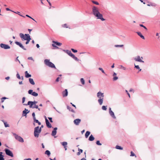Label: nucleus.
Returning a JSON list of instances; mask_svg holds the SVG:
<instances>
[{"mask_svg":"<svg viewBox=\"0 0 160 160\" xmlns=\"http://www.w3.org/2000/svg\"><path fill=\"white\" fill-rule=\"evenodd\" d=\"M92 11L93 14L97 18L101 19L102 21L105 20L103 18L102 15L101 14L98 10V9L95 6H93L92 8Z\"/></svg>","mask_w":160,"mask_h":160,"instance_id":"nucleus-1","label":"nucleus"},{"mask_svg":"<svg viewBox=\"0 0 160 160\" xmlns=\"http://www.w3.org/2000/svg\"><path fill=\"white\" fill-rule=\"evenodd\" d=\"M41 131V129H39V126L35 128L34 129V135L35 137L38 138L39 137V134Z\"/></svg>","mask_w":160,"mask_h":160,"instance_id":"nucleus-2","label":"nucleus"},{"mask_svg":"<svg viewBox=\"0 0 160 160\" xmlns=\"http://www.w3.org/2000/svg\"><path fill=\"white\" fill-rule=\"evenodd\" d=\"M44 63L48 66L52 68H53L55 69H56L54 65L52 62H50L49 60L48 59H45L44 61Z\"/></svg>","mask_w":160,"mask_h":160,"instance_id":"nucleus-3","label":"nucleus"},{"mask_svg":"<svg viewBox=\"0 0 160 160\" xmlns=\"http://www.w3.org/2000/svg\"><path fill=\"white\" fill-rule=\"evenodd\" d=\"M12 134L16 139L17 141L21 142H24V140L23 138L21 136H19L17 134L13 133H12Z\"/></svg>","mask_w":160,"mask_h":160,"instance_id":"nucleus-4","label":"nucleus"},{"mask_svg":"<svg viewBox=\"0 0 160 160\" xmlns=\"http://www.w3.org/2000/svg\"><path fill=\"white\" fill-rule=\"evenodd\" d=\"M19 36L20 38L24 40H27L29 37H30V35L28 34H25V35L24 34L20 33L19 34Z\"/></svg>","mask_w":160,"mask_h":160,"instance_id":"nucleus-5","label":"nucleus"},{"mask_svg":"<svg viewBox=\"0 0 160 160\" xmlns=\"http://www.w3.org/2000/svg\"><path fill=\"white\" fill-rule=\"evenodd\" d=\"M37 103V101H29L28 102L27 104H23L24 105H29V107H32V106L33 105H34L36 104Z\"/></svg>","mask_w":160,"mask_h":160,"instance_id":"nucleus-6","label":"nucleus"},{"mask_svg":"<svg viewBox=\"0 0 160 160\" xmlns=\"http://www.w3.org/2000/svg\"><path fill=\"white\" fill-rule=\"evenodd\" d=\"M143 58L140 57L139 56H137L135 57L134 60L135 61L138 62H143L144 61L142 60Z\"/></svg>","mask_w":160,"mask_h":160,"instance_id":"nucleus-7","label":"nucleus"},{"mask_svg":"<svg viewBox=\"0 0 160 160\" xmlns=\"http://www.w3.org/2000/svg\"><path fill=\"white\" fill-rule=\"evenodd\" d=\"M109 112L110 116L114 119H116V117L114 115V112L112 111L111 108H109Z\"/></svg>","mask_w":160,"mask_h":160,"instance_id":"nucleus-8","label":"nucleus"},{"mask_svg":"<svg viewBox=\"0 0 160 160\" xmlns=\"http://www.w3.org/2000/svg\"><path fill=\"white\" fill-rule=\"evenodd\" d=\"M97 96L99 99L103 98L104 97V93L100 91L97 94Z\"/></svg>","mask_w":160,"mask_h":160,"instance_id":"nucleus-9","label":"nucleus"},{"mask_svg":"<svg viewBox=\"0 0 160 160\" xmlns=\"http://www.w3.org/2000/svg\"><path fill=\"white\" fill-rule=\"evenodd\" d=\"M0 46L1 48L4 49H9L10 48V47L8 45L3 43H1L0 45Z\"/></svg>","mask_w":160,"mask_h":160,"instance_id":"nucleus-10","label":"nucleus"},{"mask_svg":"<svg viewBox=\"0 0 160 160\" xmlns=\"http://www.w3.org/2000/svg\"><path fill=\"white\" fill-rule=\"evenodd\" d=\"M30 111L28 109L25 108L24 110L22 111V116H26L27 115L29 112Z\"/></svg>","mask_w":160,"mask_h":160,"instance_id":"nucleus-11","label":"nucleus"},{"mask_svg":"<svg viewBox=\"0 0 160 160\" xmlns=\"http://www.w3.org/2000/svg\"><path fill=\"white\" fill-rule=\"evenodd\" d=\"M45 122L48 128H50L52 127V125L49 122V121L47 118L45 117Z\"/></svg>","mask_w":160,"mask_h":160,"instance_id":"nucleus-12","label":"nucleus"},{"mask_svg":"<svg viewBox=\"0 0 160 160\" xmlns=\"http://www.w3.org/2000/svg\"><path fill=\"white\" fill-rule=\"evenodd\" d=\"M68 91L67 89H65L62 92V95L63 97H67L68 95Z\"/></svg>","mask_w":160,"mask_h":160,"instance_id":"nucleus-13","label":"nucleus"},{"mask_svg":"<svg viewBox=\"0 0 160 160\" xmlns=\"http://www.w3.org/2000/svg\"><path fill=\"white\" fill-rule=\"evenodd\" d=\"M81 121V120L80 119L78 118L74 120L73 122L75 125H78L80 123Z\"/></svg>","mask_w":160,"mask_h":160,"instance_id":"nucleus-14","label":"nucleus"},{"mask_svg":"<svg viewBox=\"0 0 160 160\" xmlns=\"http://www.w3.org/2000/svg\"><path fill=\"white\" fill-rule=\"evenodd\" d=\"M58 128L57 127L54 128L53 130L52 131L51 135L52 136H55L57 133V130Z\"/></svg>","mask_w":160,"mask_h":160,"instance_id":"nucleus-15","label":"nucleus"},{"mask_svg":"<svg viewBox=\"0 0 160 160\" xmlns=\"http://www.w3.org/2000/svg\"><path fill=\"white\" fill-rule=\"evenodd\" d=\"M15 43L18 45L20 47L22 48L24 50H26V49L24 48V47L22 44L20 42H15Z\"/></svg>","mask_w":160,"mask_h":160,"instance_id":"nucleus-16","label":"nucleus"},{"mask_svg":"<svg viewBox=\"0 0 160 160\" xmlns=\"http://www.w3.org/2000/svg\"><path fill=\"white\" fill-rule=\"evenodd\" d=\"M116 75H117V74L115 72H113L112 75H113V80L114 81L117 80L118 78V77L116 76Z\"/></svg>","mask_w":160,"mask_h":160,"instance_id":"nucleus-17","label":"nucleus"},{"mask_svg":"<svg viewBox=\"0 0 160 160\" xmlns=\"http://www.w3.org/2000/svg\"><path fill=\"white\" fill-rule=\"evenodd\" d=\"M66 52L70 56L72 57H74V55L69 50H66Z\"/></svg>","mask_w":160,"mask_h":160,"instance_id":"nucleus-18","label":"nucleus"},{"mask_svg":"<svg viewBox=\"0 0 160 160\" xmlns=\"http://www.w3.org/2000/svg\"><path fill=\"white\" fill-rule=\"evenodd\" d=\"M25 76L26 78H28L31 77V74H29L27 71H26L25 72Z\"/></svg>","mask_w":160,"mask_h":160,"instance_id":"nucleus-19","label":"nucleus"},{"mask_svg":"<svg viewBox=\"0 0 160 160\" xmlns=\"http://www.w3.org/2000/svg\"><path fill=\"white\" fill-rule=\"evenodd\" d=\"M16 77H17V78L19 79H21L22 80H23V76H22L21 77H20V76L19 74V73L18 72L17 73V74H16Z\"/></svg>","mask_w":160,"mask_h":160,"instance_id":"nucleus-20","label":"nucleus"},{"mask_svg":"<svg viewBox=\"0 0 160 160\" xmlns=\"http://www.w3.org/2000/svg\"><path fill=\"white\" fill-rule=\"evenodd\" d=\"M29 81L30 83L32 85H34L35 84V82L33 80V79L31 78L29 79Z\"/></svg>","mask_w":160,"mask_h":160,"instance_id":"nucleus-21","label":"nucleus"},{"mask_svg":"<svg viewBox=\"0 0 160 160\" xmlns=\"http://www.w3.org/2000/svg\"><path fill=\"white\" fill-rule=\"evenodd\" d=\"M6 153L7 155L10 156V150L9 149H5Z\"/></svg>","mask_w":160,"mask_h":160,"instance_id":"nucleus-22","label":"nucleus"},{"mask_svg":"<svg viewBox=\"0 0 160 160\" xmlns=\"http://www.w3.org/2000/svg\"><path fill=\"white\" fill-rule=\"evenodd\" d=\"M138 34L142 39H145L144 37L142 35L140 32H137Z\"/></svg>","mask_w":160,"mask_h":160,"instance_id":"nucleus-23","label":"nucleus"},{"mask_svg":"<svg viewBox=\"0 0 160 160\" xmlns=\"http://www.w3.org/2000/svg\"><path fill=\"white\" fill-rule=\"evenodd\" d=\"M2 152H0V160H4V156L2 155Z\"/></svg>","mask_w":160,"mask_h":160,"instance_id":"nucleus-24","label":"nucleus"},{"mask_svg":"<svg viewBox=\"0 0 160 160\" xmlns=\"http://www.w3.org/2000/svg\"><path fill=\"white\" fill-rule=\"evenodd\" d=\"M95 138L93 135L91 134L89 137L88 140L90 141H92L94 140Z\"/></svg>","mask_w":160,"mask_h":160,"instance_id":"nucleus-25","label":"nucleus"},{"mask_svg":"<svg viewBox=\"0 0 160 160\" xmlns=\"http://www.w3.org/2000/svg\"><path fill=\"white\" fill-rule=\"evenodd\" d=\"M103 98H100L98 100V102L100 105H102L103 103Z\"/></svg>","mask_w":160,"mask_h":160,"instance_id":"nucleus-26","label":"nucleus"},{"mask_svg":"<svg viewBox=\"0 0 160 160\" xmlns=\"http://www.w3.org/2000/svg\"><path fill=\"white\" fill-rule=\"evenodd\" d=\"M62 27L64 28H69V29L70 28L69 27V25L66 23L64 24H63L62 25Z\"/></svg>","mask_w":160,"mask_h":160,"instance_id":"nucleus-27","label":"nucleus"},{"mask_svg":"<svg viewBox=\"0 0 160 160\" xmlns=\"http://www.w3.org/2000/svg\"><path fill=\"white\" fill-rule=\"evenodd\" d=\"M52 42L54 43V44H56V45L58 46H60L62 45V43L60 42H57L53 41Z\"/></svg>","mask_w":160,"mask_h":160,"instance_id":"nucleus-28","label":"nucleus"},{"mask_svg":"<svg viewBox=\"0 0 160 160\" xmlns=\"http://www.w3.org/2000/svg\"><path fill=\"white\" fill-rule=\"evenodd\" d=\"M67 108L69 110V111L72 112H75L74 111V110L73 109H72L70 107L68 106H67Z\"/></svg>","mask_w":160,"mask_h":160,"instance_id":"nucleus-29","label":"nucleus"},{"mask_svg":"<svg viewBox=\"0 0 160 160\" xmlns=\"http://www.w3.org/2000/svg\"><path fill=\"white\" fill-rule=\"evenodd\" d=\"M90 132L89 131H87L85 134V137L86 138H87L89 135L90 134Z\"/></svg>","mask_w":160,"mask_h":160,"instance_id":"nucleus-30","label":"nucleus"},{"mask_svg":"<svg viewBox=\"0 0 160 160\" xmlns=\"http://www.w3.org/2000/svg\"><path fill=\"white\" fill-rule=\"evenodd\" d=\"M45 154H46L48 156H50L51 153H50V152L49 150H47L45 152Z\"/></svg>","mask_w":160,"mask_h":160,"instance_id":"nucleus-31","label":"nucleus"},{"mask_svg":"<svg viewBox=\"0 0 160 160\" xmlns=\"http://www.w3.org/2000/svg\"><path fill=\"white\" fill-rule=\"evenodd\" d=\"M115 148L116 149L119 150H122L123 149V148L121 147L120 146L117 145L116 146Z\"/></svg>","mask_w":160,"mask_h":160,"instance_id":"nucleus-32","label":"nucleus"},{"mask_svg":"<svg viewBox=\"0 0 160 160\" xmlns=\"http://www.w3.org/2000/svg\"><path fill=\"white\" fill-rule=\"evenodd\" d=\"M34 122H36L37 123H38L39 125H40L41 124V123L38 121V120L36 119L33 120Z\"/></svg>","mask_w":160,"mask_h":160,"instance_id":"nucleus-33","label":"nucleus"},{"mask_svg":"<svg viewBox=\"0 0 160 160\" xmlns=\"http://www.w3.org/2000/svg\"><path fill=\"white\" fill-rule=\"evenodd\" d=\"M61 144L62 146L64 147L67 146V142H63L61 143Z\"/></svg>","mask_w":160,"mask_h":160,"instance_id":"nucleus-34","label":"nucleus"},{"mask_svg":"<svg viewBox=\"0 0 160 160\" xmlns=\"http://www.w3.org/2000/svg\"><path fill=\"white\" fill-rule=\"evenodd\" d=\"M119 69L125 70L126 69V68L124 67H123L122 65H120L119 66L118 68Z\"/></svg>","mask_w":160,"mask_h":160,"instance_id":"nucleus-35","label":"nucleus"},{"mask_svg":"<svg viewBox=\"0 0 160 160\" xmlns=\"http://www.w3.org/2000/svg\"><path fill=\"white\" fill-rule=\"evenodd\" d=\"M80 81L81 82L83 85H84L85 84V81L83 78H81Z\"/></svg>","mask_w":160,"mask_h":160,"instance_id":"nucleus-36","label":"nucleus"},{"mask_svg":"<svg viewBox=\"0 0 160 160\" xmlns=\"http://www.w3.org/2000/svg\"><path fill=\"white\" fill-rule=\"evenodd\" d=\"M38 106L37 105H36V104H35L34 105V106H32V107H30V108H38Z\"/></svg>","mask_w":160,"mask_h":160,"instance_id":"nucleus-37","label":"nucleus"},{"mask_svg":"<svg viewBox=\"0 0 160 160\" xmlns=\"http://www.w3.org/2000/svg\"><path fill=\"white\" fill-rule=\"evenodd\" d=\"M38 95V93H36L35 92H33L32 94V95L35 97L37 96Z\"/></svg>","mask_w":160,"mask_h":160,"instance_id":"nucleus-38","label":"nucleus"},{"mask_svg":"<svg viewBox=\"0 0 160 160\" xmlns=\"http://www.w3.org/2000/svg\"><path fill=\"white\" fill-rule=\"evenodd\" d=\"M31 39L30 37H29V38H28L27 40H26L27 41H26V44H28L29 43L30 40H31Z\"/></svg>","mask_w":160,"mask_h":160,"instance_id":"nucleus-39","label":"nucleus"},{"mask_svg":"<svg viewBox=\"0 0 160 160\" xmlns=\"http://www.w3.org/2000/svg\"><path fill=\"white\" fill-rule=\"evenodd\" d=\"M92 2L94 4H95L96 5H98L99 4V3L98 2H97V1H94L92 0Z\"/></svg>","mask_w":160,"mask_h":160,"instance_id":"nucleus-40","label":"nucleus"},{"mask_svg":"<svg viewBox=\"0 0 160 160\" xmlns=\"http://www.w3.org/2000/svg\"><path fill=\"white\" fill-rule=\"evenodd\" d=\"M102 108L103 110H106L107 109V106H103L102 107Z\"/></svg>","mask_w":160,"mask_h":160,"instance_id":"nucleus-41","label":"nucleus"},{"mask_svg":"<svg viewBox=\"0 0 160 160\" xmlns=\"http://www.w3.org/2000/svg\"><path fill=\"white\" fill-rule=\"evenodd\" d=\"M2 121L4 122V125H5V127H9V125L8 124H7L6 122H5L4 121Z\"/></svg>","mask_w":160,"mask_h":160,"instance_id":"nucleus-42","label":"nucleus"},{"mask_svg":"<svg viewBox=\"0 0 160 160\" xmlns=\"http://www.w3.org/2000/svg\"><path fill=\"white\" fill-rule=\"evenodd\" d=\"M33 90L32 89H30V90H29V91H28V93L29 94H31L32 95V94L33 93Z\"/></svg>","mask_w":160,"mask_h":160,"instance_id":"nucleus-43","label":"nucleus"},{"mask_svg":"<svg viewBox=\"0 0 160 160\" xmlns=\"http://www.w3.org/2000/svg\"><path fill=\"white\" fill-rule=\"evenodd\" d=\"M131 156H135L136 157V156L135 155V154L133 153V152L132 151H131Z\"/></svg>","mask_w":160,"mask_h":160,"instance_id":"nucleus-44","label":"nucleus"},{"mask_svg":"<svg viewBox=\"0 0 160 160\" xmlns=\"http://www.w3.org/2000/svg\"><path fill=\"white\" fill-rule=\"evenodd\" d=\"M32 115L33 117V120L36 119L35 117V114L34 112L32 113Z\"/></svg>","mask_w":160,"mask_h":160,"instance_id":"nucleus-45","label":"nucleus"},{"mask_svg":"<svg viewBox=\"0 0 160 160\" xmlns=\"http://www.w3.org/2000/svg\"><path fill=\"white\" fill-rule=\"evenodd\" d=\"M96 144L98 145H101L102 144L100 142V141L99 140L97 141L96 142Z\"/></svg>","mask_w":160,"mask_h":160,"instance_id":"nucleus-46","label":"nucleus"},{"mask_svg":"<svg viewBox=\"0 0 160 160\" xmlns=\"http://www.w3.org/2000/svg\"><path fill=\"white\" fill-rule=\"evenodd\" d=\"M123 45H115V47H123Z\"/></svg>","mask_w":160,"mask_h":160,"instance_id":"nucleus-47","label":"nucleus"},{"mask_svg":"<svg viewBox=\"0 0 160 160\" xmlns=\"http://www.w3.org/2000/svg\"><path fill=\"white\" fill-rule=\"evenodd\" d=\"M25 99L26 98L25 97H23L22 98V103H23V104L25 101Z\"/></svg>","mask_w":160,"mask_h":160,"instance_id":"nucleus-48","label":"nucleus"},{"mask_svg":"<svg viewBox=\"0 0 160 160\" xmlns=\"http://www.w3.org/2000/svg\"><path fill=\"white\" fill-rule=\"evenodd\" d=\"M71 49L72 51L74 52H77V50H75L73 48H72Z\"/></svg>","mask_w":160,"mask_h":160,"instance_id":"nucleus-49","label":"nucleus"},{"mask_svg":"<svg viewBox=\"0 0 160 160\" xmlns=\"http://www.w3.org/2000/svg\"><path fill=\"white\" fill-rule=\"evenodd\" d=\"M140 26L141 27L144 28L146 30H147V28H146V27H145V26H144V25H143L142 24H140Z\"/></svg>","mask_w":160,"mask_h":160,"instance_id":"nucleus-50","label":"nucleus"},{"mask_svg":"<svg viewBox=\"0 0 160 160\" xmlns=\"http://www.w3.org/2000/svg\"><path fill=\"white\" fill-rule=\"evenodd\" d=\"M73 59H75L76 60V61H78V59L76 57L75 55H74V57H72Z\"/></svg>","mask_w":160,"mask_h":160,"instance_id":"nucleus-51","label":"nucleus"},{"mask_svg":"<svg viewBox=\"0 0 160 160\" xmlns=\"http://www.w3.org/2000/svg\"><path fill=\"white\" fill-rule=\"evenodd\" d=\"M48 119L50 120V122H52L53 121H52V118L51 117H49L48 118Z\"/></svg>","mask_w":160,"mask_h":160,"instance_id":"nucleus-52","label":"nucleus"},{"mask_svg":"<svg viewBox=\"0 0 160 160\" xmlns=\"http://www.w3.org/2000/svg\"><path fill=\"white\" fill-rule=\"evenodd\" d=\"M135 67L137 69H139L140 68L138 65H135Z\"/></svg>","mask_w":160,"mask_h":160,"instance_id":"nucleus-53","label":"nucleus"},{"mask_svg":"<svg viewBox=\"0 0 160 160\" xmlns=\"http://www.w3.org/2000/svg\"><path fill=\"white\" fill-rule=\"evenodd\" d=\"M125 91H126V92L127 93V94L128 95V97L130 98V94L128 93V91L127 90H126Z\"/></svg>","mask_w":160,"mask_h":160,"instance_id":"nucleus-54","label":"nucleus"},{"mask_svg":"<svg viewBox=\"0 0 160 160\" xmlns=\"http://www.w3.org/2000/svg\"><path fill=\"white\" fill-rule=\"evenodd\" d=\"M26 17H27L32 19V20H33L35 21V22H36L34 19H33V18H32V17H31L30 16H29L28 15H26Z\"/></svg>","mask_w":160,"mask_h":160,"instance_id":"nucleus-55","label":"nucleus"},{"mask_svg":"<svg viewBox=\"0 0 160 160\" xmlns=\"http://www.w3.org/2000/svg\"><path fill=\"white\" fill-rule=\"evenodd\" d=\"M52 46L53 47H55V48H58V47H57V46H56L55 45V44H53V43H52Z\"/></svg>","mask_w":160,"mask_h":160,"instance_id":"nucleus-56","label":"nucleus"},{"mask_svg":"<svg viewBox=\"0 0 160 160\" xmlns=\"http://www.w3.org/2000/svg\"><path fill=\"white\" fill-rule=\"evenodd\" d=\"M78 151H79V152H80L81 153H82L83 152L82 150L81 149H80L79 148H78Z\"/></svg>","mask_w":160,"mask_h":160,"instance_id":"nucleus-57","label":"nucleus"},{"mask_svg":"<svg viewBox=\"0 0 160 160\" xmlns=\"http://www.w3.org/2000/svg\"><path fill=\"white\" fill-rule=\"evenodd\" d=\"M28 60H33V58H32V57H28Z\"/></svg>","mask_w":160,"mask_h":160,"instance_id":"nucleus-58","label":"nucleus"},{"mask_svg":"<svg viewBox=\"0 0 160 160\" xmlns=\"http://www.w3.org/2000/svg\"><path fill=\"white\" fill-rule=\"evenodd\" d=\"M59 77L57 78L56 80V81L57 82H58L59 81Z\"/></svg>","mask_w":160,"mask_h":160,"instance_id":"nucleus-59","label":"nucleus"},{"mask_svg":"<svg viewBox=\"0 0 160 160\" xmlns=\"http://www.w3.org/2000/svg\"><path fill=\"white\" fill-rule=\"evenodd\" d=\"M13 154L12 152L11 151V157H13Z\"/></svg>","mask_w":160,"mask_h":160,"instance_id":"nucleus-60","label":"nucleus"},{"mask_svg":"<svg viewBox=\"0 0 160 160\" xmlns=\"http://www.w3.org/2000/svg\"><path fill=\"white\" fill-rule=\"evenodd\" d=\"M5 79L7 80H9L10 79V77H8L5 78Z\"/></svg>","mask_w":160,"mask_h":160,"instance_id":"nucleus-61","label":"nucleus"},{"mask_svg":"<svg viewBox=\"0 0 160 160\" xmlns=\"http://www.w3.org/2000/svg\"><path fill=\"white\" fill-rule=\"evenodd\" d=\"M7 98H6V97H2V98H1V99H3V100H4V99H7Z\"/></svg>","mask_w":160,"mask_h":160,"instance_id":"nucleus-62","label":"nucleus"},{"mask_svg":"<svg viewBox=\"0 0 160 160\" xmlns=\"http://www.w3.org/2000/svg\"><path fill=\"white\" fill-rule=\"evenodd\" d=\"M129 92H134L133 89L132 88L130 89V90H129Z\"/></svg>","mask_w":160,"mask_h":160,"instance_id":"nucleus-63","label":"nucleus"},{"mask_svg":"<svg viewBox=\"0 0 160 160\" xmlns=\"http://www.w3.org/2000/svg\"><path fill=\"white\" fill-rule=\"evenodd\" d=\"M24 160H32V159L30 158H28L27 159H25Z\"/></svg>","mask_w":160,"mask_h":160,"instance_id":"nucleus-64","label":"nucleus"}]
</instances>
